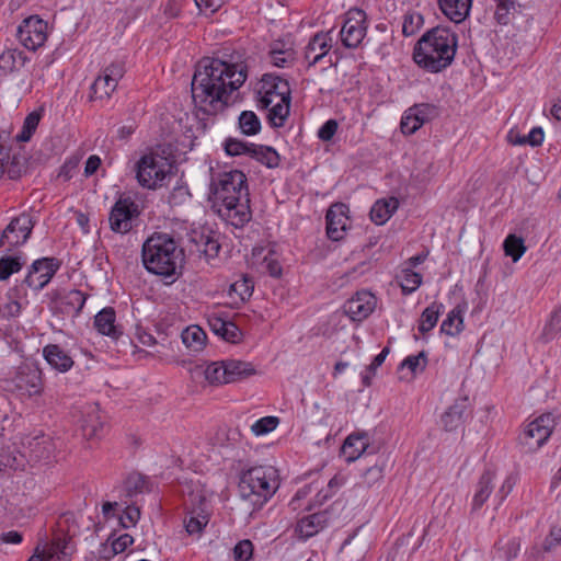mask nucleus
Returning <instances> with one entry per match:
<instances>
[{
    "mask_svg": "<svg viewBox=\"0 0 561 561\" xmlns=\"http://www.w3.org/2000/svg\"><path fill=\"white\" fill-rule=\"evenodd\" d=\"M503 248L505 254L511 256L514 262H517L526 252L524 240L515 234H508L504 240Z\"/></svg>",
    "mask_w": 561,
    "mask_h": 561,
    "instance_id": "obj_46",
    "label": "nucleus"
},
{
    "mask_svg": "<svg viewBox=\"0 0 561 561\" xmlns=\"http://www.w3.org/2000/svg\"><path fill=\"white\" fill-rule=\"evenodd\" d=\"M545 138V134L542 128L540 127H534L527 136H524L522 138H518L514 140L513 142L516 145H525L529 144L531 146H539L542 144Z\"/></svg>",
    "mask_w": 561,
    "mask_h": 561,
    "instance_id": "obj_59",
    "label": "nucleus"
},
{
    "mask_svg": "<svg viewBox=\"0 0 561 561\" xmlns=\"http://www.w3.org/2000/svg\"><path fill=\"white\" fill-rule=\"evenodd\" d=\"M172 163L168 158L149 152L144 154L136 164V179L140 186L149 190L162 187L171 174Z\"/></svg>",
    "mask_w": 561,
    "mask_h": 561,
    "instance_id": "obj_6",
    "label": "nucleus"
},
{
    "mask_svg": "<svg viewBox=\"0 0 561 561\" xmlns=\"http://www.w3.org/2000/svg\"><path fill=\"white\" fill-rule=\"evenodd\" d=\"M443 310V304L436 301L432 302L428 307H426L420 317L419 331L422 334H425L433 330Z\"/></svg>",
    "mask_w": 561,
    "mask_h": 561,
    "instance_id": "obj_41",
    "label": "nucleus"
},
{
    "mask_svg": "<svg viewBox=\"0 0 561 561\" xmlns=\"http://www.w3.org/2000/svg\"><path fill=\"white\" fill-rule=\"evenodd\" d=\"M21 53L15 49H7L0 54V69L4 72H11L15 68L16 57Z\"/></svg>",
    "mask_w": 561,
    "mask_h": 561,
    "instance_id": "obj_58",
    "label": "nucleus"
},
{
    "mask_svg": "<svg viewBox=\"0 0 561 561\" xmlns=\"http://www.w3.org/2000/svg\"><path fill=\"white\" fill-rule=\"evenodd\" d=\"M24 262L20 256L5 255L0 257V280H7L11 275L23 267Z\"/></svg>",
    "mask_w": 561,
    "mask_h": 561,
    "instance_id": "obj_48",
    "label": "nucleus"
},
{
    "mask_svg": "<svg viewBox=\"0 0 561 561\" xmlns=\"http://www.w3.org/2000/svg\"><path fill=\"white\" fill-rule=\"evenodd\" d=\"M42 112V110H36L25 117L21 131L15 136L16 141L26 142L32 138L41 122Z\"/></svg>",
    "mask_w": 561,
    "mask_h": 561,
    "instance_id": "obj_42",
    "label": "nucleus"
},
{
    "mask_svg": "<svg viewBox=\"0 0 561 561\" xmlns=\"http://www.w3.org/2000/svg\"><path fill=\"white\" fill-rule=\"evenodd\" d=\"M278 486L276 469L257 466L242 473L239 493L241 499L249 502L255 510L261 508L274 495Z\"/></svg>",
    "mask_w": 561,
    "mask_h": 561,
    "instance_id": "obj_5",
    "label": "nucleus"
},
{
    "mask_svg": "<svg viewBox=\"0 0 561 561\" xmlns=\"http://www.w3.org/2000/svg\"><path fill=\"white\" fill-rule=\"evenodd\" d=\"M138 215V206L130 198H119L110 214L111 229L118 233L128 232L131 229V219Z\"/></svg>",
    "mask_w": 561,
    "mask_h": 561,
    "instance_id": "obj_14",
    "label": "nucleus"
},
{
    "mask_svg": "<svg viewBox=\"0 0 561 561\" xmlns=\"http://www.w3.org/2000/svg\"><path fill=\"white\" fill-rule=\"evenodd\" d=\"M116 314L113 308L106 307L94 317V327L99 333L112 339H118L121 332L116 324Z\"/></svg>",
    "mask_w": 561,
    "mask_h": 561,
    "instance_id": "obj_31",
    "label": "nucleus"
},
{
    "mask_svg": "<svg viewBox=\"0 0 561 561\" xmlns=\"http://www.w3.org/2000/svg\"><path fill=\"white\" fill-rule=\"evenodd\" d=\"M365 13L362 10H356L348 13L340 35L343 45L347 48H356L366 35V27L363 25Z\"/></svg>",
    "mask_w": 561,
    "mask_h": 561,
    "instance_id": "obj_18",
    "label": "nucleus"
},
{
    "mask_svg": "<svg viewBox=\"0 0 561 561\" xmlns=\"http://www.w3.org/2000/svg\"><path fill=\"white\" fill-rule=\"evenodd\" d=\"M368 446L369 437L366 433H353L345 438L341 454L346 462H353L366 451Z\"/></svg>",
    "mask_w": 561,
    "mask_h": 561,
    "instance_id": "obj_24",
    "label": "nucleus"
},
{
    "mask_svg": "<svg viewBox=\"0 0 561 561\" xmlns=\"http://www.w3.org/2000/svg\"><path fill=\"white\" fill-rule=\"evenodd\" d=\"M436 115L437 110L432 104L422 103L413 105L404 112L401 118V131L405 135H412Z\"/></svg>",
    "mask_w": 561,
    "mask_h": 561,
    "instance_id": "obj_15",
    "label": "nucleus"
},
{
    "mask_svg": "<svg viewBox=\"0 0 561 561\" xmlns=\"http://www.w3.org/2000/svg\"><path fill=\"white\" fill-rule=\"evenodd\" d=\"M280 83H288V82L278 76L267 73V75L263 76V78L261 80L260 89L265 90V91L268 90V92L274 94L275 92H278V85H280Z\"/></svg>",
    "mask_w": 561,
    "mask_h": 561,
    "instance_id": "obj_60",
    "label": "nucleus"
},
{
    "mask_svg": "<svg viewBox=\"0 0 561 561\" xmlns=\"http://www.w3.org/2000/svg\"><path fill=\"white\" fill-rule=\"evenodd\" d=\"M558 547H561V527L552 526L541 548L536 551V554L539 556L541 552H551Z\"/></svg>",
    "mask_w": 561,
    "mask_h": 561,
    "instance_id": "obj_53",
    "label": "nucleus"
},
{
    "mask_svg": "<svg viewBox=\"0 0 561 561\" xmlns=\"http://www.w3.org/2000/svg\"><path fill=\"white\" fill-rule=\"evenodd\" d=\"M22 308L18 289L12 288L4 295L0 294V321L19 317Z\"/></svg>",
    "mask_w": 561,
    "mask_h": 561,
    "instance_id": "obj_30",
    "label": "nucleus"
},
{
    "mask_svg": "<svg viewBox=\"0 0 561 561\" xmlns=\"http://www.w3.org/2000/svg\"><path fill=\"white\" fill-rule=\"evenodd\" d=\"M253 554V545L250 540L239 541L233 548L234 561H249Z\"/></svg>",
    "mask_w": 561,
    "mask_h": 561,
    "instance_id": "obj_57",
    "label": "nucleus"
},
{
    "mask_svg": "<svg viewBox=\"0 0 561 561\" xmlns=\"http://www.w3.org/2000/svg\"><path fill=\"white\" fill-rule=\"evenodd\" d=\"M57 270L58 264L55 259H38L31 265L24 283L35 290H41L50 282Z\"/></svg>",
    "mask_w": 561,
    "mask_h": 561,
    "instance_id": "obj_16",
    "label": "nucleus"
},
{
    "mask_svg": "<svg viewBox=\"0 0 561 561\" xmlns=\"http://www.w3.org/2000/svg\"><path fill=\"white\" fill-rule=\"evenodd\" d=\"M253 288L252 279L247 276H242L230 285L229 295L232 296L234 294L241 301H245L252 296Z\"/></svg>",
    "mask_w": 561,
    "mask_h": 561,
    "instance_id": "obj_49",
    "label": "nucleus"
},
{
    "mask_svg": "<svg viewBox=\"0 0 561 561\" xmlns=\"http://www.w3.org/2000/svg\"><path fill=\"white\" fill-rule=\"evenodd\" d=\"M35 220L31 213L23 211L13 217L0 236V247H19L24 244L34 228Z\"/></svg>",
    "mask_w": 561,
    "mask_h": 561,
    "instance_id": "obj_9",
    "label": "nucleus"
},
{
    "mask_svg": "<svg viewBox=\"0 0 561 561\" xmlns=\"http://www.w3.org/2000/svg\"><path fill=\"white\" fill-rule=\"evenodd\" d=\"M125 64L113 61L104 67L91 85L90 100H108L125 75Z\"/></svg>",
    "mask_w": 561,
    "mask_h": 561,
    "instance_id": "obj_8",
    "label": "nucleus"
},
{
    "mask_svg": "<svg viewBox=\"0 0 561 561\" xmlns=\"http://www.w3.org/2000/svg\"><path fill=\"white\" fill-rule=\"evenodd\" d=\"M141 260L149 273L172 277L181 273L185 255L170 234L153 233L142 244Z\"/></svg>",
    "mask_w": 561,
    "mask_h": 561,
    "instance_id": "obj_4",
    "label": "nucleus"
},
{
    "mask_svg": "<svg viewBox=\"0 0 561 561\" xmlns=\"http://www.w3.org/2000/svg\"><path fill=\"white\" fill-rule=\"evenodd\" d=\"M348 208L345 204L339 203L332 205L325 216L327 234L333 241L343 239L350 224L347 216Z\"/></svg>",
    "mask_w": 561,
    "mask_h": 561,
    "instance_id": "obj_20",
    "label": "nucleus"
},
{
    "mask_svg": "<svg viewBox=\"0 0 561 561\" xmlns=\"http://www.w3.org/2000/svg\"><path fill=\"white\" fill-rule=\"evenodd\" d=\"M204 376L211 385L227 383L225 360L208 364L204 369Z\"/></svg>",
    "mask_w": 561,
    "mask_h": 561,
    "instance_id": "obj_43",
    "label": "nucleus"
},
{
    "mask_svg": "<svg viewBox=\"0 0 561 561\" xmlns=\"http://www.w3.org/2000/svg\"><path fill=\"white\" fill-rule=\"evenodd\" d=\"M343 478H340L337 476L333 477L328 483V490L325 492L320 491L318 493V496L320 497L319 502L323 503L324 501L330 499L334 494L335 490L343 484Z\"/></svg>",
    "mask_w": 561,
    "mask_h": 561,
    "instance_id": "obj_63",
    "label": "nucleus"
},
{
    "mask_svg": "<svg viewBox=\"0 0 561 561\" xmlns=\"http://www.w3.org/2000/svg\"><path fill=\"white\" fill-rule=\"evenodd\" d=\"M20 43L28 50L35 51L47 39V23L37 16H30L18 28Z\"/></svg>",
    "mask_w": 561,
    "mask_h": 561,
    "instance_id": "obj_13",
    "label": "nucleus"
},
{
    "mask_svg": "<svg viewBox=\"0 0 561 561\" xmlns=\"http://www.w3.org/2000/svg\"><path fill=\"white\" fill-rule=\"evenodd\" d=\"M183 344L192 352H201L206 345L207 335L198 325H188L181 333Z\"/></svg>",
    "mask_w": 561,
    "mask_h": 561,
    "instance_id": "obj_36",
    "label": "nucleus"
},
{
    "mask_svg": "<svg viewBox=\"0 0 561 561\" xmlns=\"http://www.w3.org/2000/svg\"><path fill=\"white\" fill-rule=\"evenodd\" d=\"M466 408V400H460L447 409L442 415V424L446 431H454L461 426Z\"/></svg>",
    "mask_w": 561,
    "mask_h": 561,
    "instance_id": "obj_38",
    "label": "nucleus"
},
{
    "mask_svg": "<svg viewBox=\"0 0 561 561\" xmlns=\"http://www.w3.org/2000/svg\"><path fill=\"white\" fill-rule=\"evenodd\" d=\"M271 64L279 67L286 68L289 67L294 62V53L290 49H276L273 48L270 51Z\"/></svg>",
    "mask_w": 561,
    "mask_h": 561,
    "instance_id": "obj_54",
    "label": "nucleus"
},
{
    "mask_svg": "<svg viewBox=\"0 0 561 561\" xmlns=\"http://www.w3.org/2000/svg\"><path fill=\"white\" fill-rule=\"evenodd\" d=\"M209 522V514L206 508L205 499H199V505L188 512L184 518L185 529L190 535H201Z\"/></svg>",
    "mask_w": 561,
    "mask_h": 561,
    "instance_id": "obj_27",
    "label": "nucleus"
},
{
    "mask_svg": "<svg viewBox=\"0 0 561 561\" xmlns=\"http://www.w3.org/2000/svg\"><path fill=\"white\" fill-rule=\"evenodd\" d=\"M422 284V275L417 272H414L410 267H405L402 270L400 275V286L402 288L403 294H411L415 291L420 285Z\"/></svg>",
    "mask_w": 561,
    "mask_h": 561,
    "instance_id": "obj_47",
    "label": "nucleus"
},
{
    "mask_svg": "<svg viewBox=\"0 0 561 561\" xmlns=\"http://www.w3.org/2000/svg\"><path fill=\"white\" fill-rule=\"evenodd\" d=\"M101 165V159L100 157L95 156V154H92L88 158L87 162H85V167H84V175L85 176H91L93 175L98 169L100 168Z\"/></svg>",
    "mask_w": 561,
    "mask_h": 561,
    "instance_id": "obj_64",
    "label": "nucleus"
},
{
    "mask_svg": "<svg viewBox=\"0 0 561 561\" xmlns=\"http://www.w3.org/2000/svg\"><path fill=\"white\" fill-rule=\"evenodd\" d=\"M457 47V35L447 27L436 26L417 41L413 60L423 70L437 73L451 65Z\"/></svg>",
    "mask_w": 561,
    "mask_h": 561,
    "instance_id": "obj_3",
    "label": "nucleus"
},
{
    "mask_svg": "<svg viewBox=\"0 0 561 561\" xmlns=\"http://www.w3.org/2000/svg\"><path fill=\"white\" fill-rule=\"evenodd\" d=\"M494 473L486 470L480 477L472 499V511H478L486 502L493 491Z\"/></svg>",
    "mask_w": 561,
    "mask_h": 561,
    "instance_id": "obj_32",
    "label": "nucleus"
},
{
    "mask_svg": "<svg viewBox=\"0 0 561 561\" xmlns=\"http://www.w3.org/2000/svg\"><path fill=\"white\" fill-rule=\"evenodd\" d=\"M250 147H252V144L241 141L234 138L227 139L225 144V150L229 156H250Z\"/></svg>",
    "mask_w": 561,
    "mask_h": 561,
    "instance_id": "obj_55",
    "label": "nucleus"
},
{
    "mask_svg": "<svg viewBox=\"0 0 561 561\" xmlns=\"http://www.w3.org/2000/svg\"><path fill=\"white\" fill-rule=\"evenodd\" d=\"M225 367L227 383L243 380L256 373L254 366L251 363L238 359L225 360Z\"/></svg>",
    "mask_w": 561,
    "mask_h": 561,
    "instance_id": "obj_33",
    "label": "nucleus"
},
{
    "mask_svg": "<svg viewBox=\"0 0 561 561\" xmlns=\"http://www.w3.org/2000/svg\"><path fill=\"white\" fill-rule=\"evenodd\" d=\"M16 386L30 396L39 394L43 389L42 371L34 366L21 368L16 377Z\"/></svg>",
    "mask_w": 561,
    "mask_h": 561,
    "instance_id": "obj_25",
    "label": "nucleus"
},
{
    "mask_svg": "<svg viewBox=\"0 0 561 561\" xmlns=\"http://www.w3.org/2000/svg\"><path fill=\"white\" fill-rule=\"evenodd\" d=\"M105 417L96 403L85 404L81 411L80 427L85 438H100L103 435Z\"/></svg>",
    "mask_w": 561,
    "mask_h": 561,
    "instance_id": "obj_19",
    "label": "nucleus"
},
{
    "mask_svg": "<svg viewBox=\"0 0 561 561\" xmlns=\"http://www.w3.org/2000/svg\"><path fill=\"white\" fill-rule=\"evenodd\" d=\"M87 297L79 289L65 291L59 296V308L61 312L68 316L78 317L87 301Z\"/></svg>",
    "mask_w": 561,
    "mask_h": 561,
    "instance_id": "obj_29",
    "label": "nucleus"
},
{
    "mask_svg": "<svg viewBox=\"0 0 561 561\" xmlns=\"http://www.w3.org/2000/svg\"><path fill=\"white\" fill-rule=\"evenodd\" d=\"M134 542V538L129 534H123L112 542V550L114 554L124 552Z\"/></svg>",
    "mask_w": 561,
    "mask_h": 561,
    "instance_id": "obj_62",
    "label": "nucleus"
},
{
    "mask_svg": "<svg viewBox=\"0 0 561 561\" xmlns=\"http://www.w3.org/2000/svg\"><path fill=\"white\" fill-rule=\"evenodd\" d=\"M554 426V417L546 413L531 421L520 436L522 444L527 451H536L550 437Z\"/></svg>",
    "mask_w": 561,
    "mask_h": 561,
    "instance_id": "obj_10",
    "label": "nucleus"
},
{
    "mask_svg": "<svg viewBox=\"0 0 561 561\" xmlns=\"http://www.w3.org/2000/svg\"><path fill=\"white\" fill-rule=\"evenodd\" d=\"M249 157L271 169L278 167L280 160L279 154L274 148L255 144H252V147H250Z\"/></svg>",
    "mask_w": 561,
    "mask_h": 561,
    "instance_id": "obj_40",
    "label": "nucleus"
},
{
    "mask_svg": "<svg viewBox=\"0 0 561 561\" xmlns=\"http://www.w3.org/2000/svg\"><path fill=\"white\" fill-rule=\"evenodd\" d=\"M377 298L368 290L357 291L344 304V312L353 321H363L375 310Z\"/></svg>",
    "mask_w": 561,
    "mask_h": 561,
    "instance_id": "obj_17",
    "label": "nucleus"
},
{
    "mask_svg": "<svg viewBox=\"0 0 561 561\" xmlns=\"http://www.w3.org/2000/svg\"><path fill=\"white\" fill-rule=\"evenodd\" d=\"M75 546L71 539L57 535L50 542H46L42 550L37 547L28 561H70Z\"/></svg>",
    "mask_w": 561,
    "mask_h": 561,
    "instance_id": "obj_12",
    "label": "nucleus"
},
{
    "mask_svg": "<svg viewBox=\"0 0 561 561\" xmlns=\"http://www.w3.org/2000/svg\"><path fill=\"white\" fill-rule=\"evenodd\" d=\"M399 202L397 198L377 201L370 209V218L376 225H383L397 210Z\"/></svg>",
    "mask_w": 561,
    "mask_h": 561,
    "instance_id": "obj_37",
    "label": "nucleus"
},
{
    "mask_svg": "<svg viewBox=\"0 0 561 561\" xmlns=\"http://www.w3.org/2000/svg\"><path fill=\"white\" fill-rule=\"evenodd\" d=\"M211 331L230 343H238L241 340L242 333L240 329L231 321H226L221 318H213L209 320Z\"/></svg>",
    "mask_w": 561,
    "mask_h": 561,
    "instance_id": "obj_34",
    "label": "nucleus"
},
{
    "mask_svg": "<svg viewBox=\"0 0 561 561\" xmlns=\"http://www.w3.org/2000/svg\"><path fill=\"white\" fill-rule=\"evenodd\" d=\"M213 207L218 215L234 227L250 219L247 178L239 170L218 173L211 180Z\"/></svg>",
    "mask_w": 561,
    "mask_h": 561,
    "instance_id": "obj_2",
    "label": "nucleus"
},
{
    "mask_svg": "<svg viewBox=\"0 0 561 561\" xmlns=\"http://www.w3.org/2000/svg\"><path fill=\"white\" fill-rule=\"evenodd\" d=\"M257 107L267 110V118L273 127H282L289 115L290 108V88L288 83H280L278 92L274 94L259 89Z\"/></svg>",
    "mask_w": 561,
    "mask_h": 561,
    "instance_id": "obj_7",
    "label": "nucleus"
},
{
    "mask_svg": "<svg viewBox=\"0 0 561 561\" xmlns=\"http://www.w3.org/2000/svg\"><path fill=\"white\" fill-rule=\"evenodd\" d=\"M279 424L277 416H264L251 425V431L255 436H263L273 432Z\"/></svg>",
    "mask_w": 561,
    "mask_h": 561,
    "instance_id": "obj_52",
    "label": "nucleus"
},
{
    "mask_svg": "<svg viewBox=\"0 0 561 561\" xmlns=\"http://www.w3.org/2000/svg\"><path fill=\"white\" fill-rule=\"evenodd\" d=\"M438 4L450 21L460 23L469 15L472 0H438Z\"/></svg>",
    "mask_w": 561,
    "mask_h": 561,
    "instance_id": "obj_28",
    "label": "nucleus"
},
{
    "mask_svg": "<svg viewBox=\"0 0 561 561\" xmlns=\"http://www.w3.org/2000/svg\"><path fill=\"white\" fill-rule=\"evenodd\" d=\"M423 16L415 11H409L403 15L402 33L404 36L414 35L423 25Z\"/></svg>",
    "mask_w": 561,
    "mask_h": 561,
    "instance_id": "obj_51",
    "label": "nucleus"
},
{
    "mask_svg": "<svg viewBox=\"0 0 561 561\" xmlns=\"http://www.w3.org/2000/svg\"><path fill=\"white\" fill-rule=\"evenodd\" d=\"M239 128L244 135H256L261 129V122L254 112L243 111L239 116Z\"/></svg>",
    "mask_w": 561,
    "mask_h": 561,
    "instance_id": "obj_45",
    "label": "nucleus"
},
{
    "mask_svg": "<svg viewBox=\"0 0 561 561\" xmlns=\"http://www.w3.org/2000/svg\"><path fill=\"white\" fill-rule=\"evenodd\" d=\"M520 550V541L518 538H501L494 546V561H511L517 557Z\"/></svg>",
    "mask_w": 561,
    "mask_h": 561,
    "instance_id": "obj_35",
    "label": "nucleus"
},
{
    "mask_svg": "<svg viewBox=\"0 0 561 561\" xmlns=\"http://www.w3.org/2000/svg\"><path fill=\"white\" fill-rule=\"evenodd\" d=\"M149 491V484L147 479L140 473H131L125 481L126 495L133 497L137 494H141Z\"/></svg>",
    "mask_w": 561,
    "mask_h": 561,
    "instance_id": "obj_44",
    "label": "nucleus"
},
{
    "mask_svg": "<svg viewBox=\"0 0 561 561\" xmlns=\"http://www.w3.org/2000/svg\"><path fill=\"white\" fill-rule=\"evenodd\" d=\"M248 78L247 67L219 58H203L192 79V99L208 115L224 112L233 103V93Z\"/></svg>",
    "mask_w": 561,
    "mask_h": 561,
    "instance_id": "obj_1",
    "label": "nucleus"
},
{
    "mask_svg": "<svg viewBox=\"0 0 561 561\" xmlns=\"http://www.w3.org/2000/svg\"><path fill=\"white\" fill-rule=\"evenodd\" d=\"M24 456L33 462H48L55 457L57 449L51 436L44 433L28 435L23 439Z\"/></svg>",
    "mask_w": 561,
    "mask_h": 561,
    "instance_id": "obj_11",
    "label": "nucleus"
},
{
    "mask_svg": "<svg viewBox=\"0 0 561 561\" xmlns=\"http://www.w3.org/2000/svg\"><path fill=\"white\" fill-rule=\"evenodd\" d=\"M140 518V510L135 505H127L119 517L121 525L124 528L134 527Z\"/></svg>",
    "mask_w": 561,
    "mask_h": 561,
    "instance_id": "obj_56",
    "label": "nucleus"
},
{
    "mask_svg": "<svg viewBox=\"0 0 561 561\" xmlns=\"http://www.w3.org/2000/svg\"><path fill=\"white\" fill-rule=\"evenodd\" d=\"M43 357L51 368L59 373H67L75 365L72 357L58 344H47L44 346Z\"/></svg>",
    "mask_w": 561,
    "mask_h": 561,
    "instance_id": "obj_23",
    "label": "nucleus"
},
{
    "mask_svg": "<svg viewBox=\"0 0 561 561\" xmlns=\"http://www.w3.org/2000/svg\"><path fill=\"white\" fill-rule=\"evenodd\" d=\"M465 307L458 305L450 310L446 319L442 322L440 331L446 335L455 336L462 331Z\"/></svg>",
    "mask_w": 561,
    "mask_h": 561,
    "instance_id": "obj_39",
    "label": "nucleus"
},
{
    "mask_svg": "<svg viewBox=\"0 0 561 561\" xmlns=\"http://www.w3.org/2000/svg\"><path fill=\"white\" fill-rule=\"evenodd\" d=\"M191 242L194 243L195 251L203 255L208 263L218 256L221 248L219 236L211 231L209 233L194 231Z\"/></svg>",
    "mask_w": 561,
    "mask_h": 561,
    "instance_id": "obj_22",
    "label": "nucleus"
},
{
    "mask_svg": "<svg viewBox=\"0 0 561 561\" xmlns=\"http://www.w3.org/2000/svg\"><path fill=\"white\" fill-rule=\"evenodd\" d=\"M331 47L332 37L330 32H319L314 34L305 47L304 55L308 66L311 67L321 61L330 51Z\"/></svg>",
    "mask_w": 561,
    "mask_h": 561,
    "instance_id": "obj_21",
    "label": "nucleus"
},
{
    "mask_svg": "<svg viewBox=\"0 0 561 561\" xmlns=\"http://www.w3.org/2000/svg\"><path fill=\"white\" fill-rule=\"evenodd\" d=\"M427 365V356L425 352H420L417 355H410L403 359L400 367L408 368L411 371V377L422 373Z\"/></svg>",
    "mask_w": 561,
    "mask_h": 561,
    "instance_id": "obj_50",
    "label": "nucleus"
},
{
    "mask_svg": "<svg viewBox=\"0 0 561 561\" xmlns=\"http://www.w3.org/2000/svg\"><path fill=\"white\" fill-rule=\"evenodd\" d=\"M337 130V123L334 119L327 121L318 130V137L322 141H330Z\"/></svg>",
    "mask_w": 561,
    "mask_h": 561,
    "instance_id": "obj_61",
    "label": "nucleus"
},
{
    "mask_svg": "<svg viewBox=\"0 0 561 561\" xmlns=\"http://www.w3.org/2000/svg\"><path fill=\"white\" fill-rule=\"evenodd\" d=\"M327 523L328 514L325 512H318L299 519L295 531L299 538L308 539L323 529Z\"/></svg>",
    "mask_w": 561,
    "mask_h": 561,
    "instance_id": "obj_26",
    "label": "nucleus"
}]
</instances>
